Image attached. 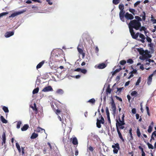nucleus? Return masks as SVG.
I'll use <instances>...</instances> for the list:
<instances>
[{"instance_id":"obj_22","label":"nucleus","mask_w":156,"mask_h":156,"mask_svg":"<svg viewBox=\"0 0 156 156\" xmlns=\"http://www.w3.org/2000/svg\"><path fill=\"white\" fill-rule=\"evenodd\" d=\"M55 58L56 59H57L58 60H60L61 58V55L59 54V53L56 54V53H55Z\"/></svg>"},{"instance_id":"obj_46","label":"nucleus","mask_w":156,"mask_h":156,"mask_svg":"<svg viewBox=\"0 0 156 156\" xmlns=\"http://www.w3.org/2000/svg\"><path fill=\"white\" fill-rule=\"evenodd\" d=\"M129 10L130 12L133 14V15H134V12L135 11V9H130Z\"/></svg>"},{"instance_id":"obj_39","label":"nucleus","mask_w":156,"mask_h":156,"mask_svg":"<svg viewBox=\"0 0 156 156\" xmlns=\"http://www.w3.org/2000/svg\"><path fill=\"white\" fill-rule=\"evenodd\" d=\"M121 68L120 67L119 69H117L115 70V71L114 72L113 75H114L116 73H117L118 72H119L121 70Z\"/></svg>"},{"instance_id":"obj_28","label":"nucleus","mask_w":156,"mask_h":156,"mask_svg":"<svg viewBox=\"0 0 156 156\" xmlns=\"http://www.w3.org/2000/svg\"><path fill=\"white\" fill-rule=\"evenodd\" d=\"M39 89L38 87H37L36 88L34 89L32 92L33 94H35L37 93L39 91Z\"/></svg>"},{"instance_id":"obj_18","label":"nucleus","mask_w":156,"mask_h":156,"mask_svg":"<svg viewBox=\"0 0 156 156\" xmlns=\"http://www.w3.org/2000/svg\"><path fill=\"white\" fill-rule=\"evenodd\" d=\"M152 76H152V75H150L148 77L147 81V83L149 85H150L151 83Z\"/></svg>"},{"instance_id":"obj_53","label":"nucleus","mask_w":156,"mask_h":156,"mask_svg":"<svg viewBox=\"0 0 156 156\" xmlns=\"http://www.w3.org/2000/svg\"><path fill=\"white\" fill-rule=\"evenodd\" d=\"M132 112L133 114H135L136 113V109L135 108H133L132 110Z\"/></svg>"},{"instance_id":"obj_14","label":"nucleus","mask_w":156,"mask_h":156,"mask_svg":"<svg viewBox=\"0 0 156 156\" xmlns=\"http://www.w3.org/2000/svg\"><path fill=\"white\" fill-rule=\"evenodd\" d=\"M70 141H72V144L74 145H77L78 144V140L77 138L75 137L73 138L70 139Z\"/></svg>"},{"instance_id":"obj_23","label":"nucleus","mask_w":156,"mask_h":156,"mask_svg":"<svg viewBox=\"0 0 156 156\" xmlns=\"http://www.w3.org/2000/svg\"><path fill=\"white\" fill-rule=\"evenodd\" d=\"M81 46H80V44H79V45L77 47V50H78V52H79V53L80 54H81V53H82L83 52V49H81L79 48Z\"/></svg>"},{"instance_id":"obj_41","label":"nucleus","mask_w":156,"mask_h":156,"mask_svg":"<svg viewBox=\"0 0 156 156\" xmlns=\"http://www.w3.org/2000/svg\"><path fill=\"white\" fill-rule=\"evenodd\" d=\"M117 132L118 134V135H119V138H122V136L121 135V134L120 131L119 130V128H117Z\"/></svg>"},{"instance_id":"obj_42","label":"nucleus","mask_w":156,"mask_h":156,"mask_svg":"<svg viewBox=\"0 0 156 156\" xmlns=\"http://www.w3.org/2000/svg\"><path fill=\"white\" fill-rule=\"evenodd\" d=\"M146 39L147 42L151 43L152 41V40L151 38L148 37V36H147Z\"/></svg>"},{"instance_id":"obj_35","label":"nucleus","mask_w":156,"mask_h":156,"mask_svg":"<svg viewBox=\"0 0 156 156\" xmlns=\"http://www.w3.org/2000/svg\"><path fill=\"white\" fill-rule=\"evenodd\" d=\"M136 133L137 136L138 137H140L141 135V133L139 129L138 128L137 129V131H136Z\"/></svg>"},{"instance_id":"obj_25","label":"nucleus","mask_w":156,"mask_h":156,"mask_svg":"<svg viewBox=\"0 0 156 156\" xmlns=\"http://www.w3.org/2000/svg\"><path fill=\"white\" fill-rule=\"evenodd\" d=\"M106 115H107L108 119H110V113H109V112L108 108L107 107L106 108Z\"/></svg>"},{"instance_id":"obj_24","label":"nucleus","mask_w":156,"mask_h":156,"mask_svg":"<svg viewBox=\"0 0 156 156\" xmlns=\"http://www.w3.org/2000/svg\"><path fill=\"white\" fill-rule=\"evenodd\" d=\"M0 118L1 120L3 123H7V121L4 118L3 116H1Z\"/></svg>"},{"instance_id":"obj_10","label":"nucleus","mask_w":156,"mask_h":156,"mask_svg":"<svg viewBox=\"0 0 156 156\" xmlns=\"http://www.w3.org/2000/svg\"><path fill=\"white\" fill-rule=\"evenodd\" d=\"M53 89L51 86H48L44 87L42 90L44 92H48L50 91H53Z\"/></svg>"},{"instance_id":"obj_7","label":"nucleus","mask_w":156,"mask_h":156,"mask_svg":"<svg viewBox=\"0 0 156 156\" xmlns=\"http://www.w3.org/2000/svg\"><path fill=\"white\" fill-rule=\"evenodd\" d=\"M125 11H120L119 13V17L120 20L123 22L125 21L124 17H125Z\"/></svg>"},{"instance_id":"obj_27","label":"nucleus","mask_w":156,"mask_h":156,"mask_svg":"<svg viewBox=\"0 0 156 156\" xmlns=\"http://www.w3.org/2000/svg\"><path fill=\"white\" fill-rule=\"evenodd\" d=\"M120 11H124V5L123 4H119V6Z\"/></svg>"},{"instance_id":"obj_21","label":"nucleus","mask_w":156,"mask_h":156,"mask_svg":"<svg viewBox=\"0 0 156 156\" xmlns=\"http://www.w3.org/2000/svg\"><path fill=\"white\" fill-rule=\"evenodd\" d=\"M38 135L37 134L34 133L31 136L30 138L31 139H34L37 137Z\"/></svg>"},{"instance_id":"obj_11","label":"nucleus","mask_w":156,"mask_h":156,"mask_svg":"<svg viewBox=\"0 0 156 156\" xmlns=\"http://www.w3.org/2000/svg\"><path fill=\"white\" fill-rule=\"evenodd\" d=\"M139 33L138 37L139 36V37L141 38L140 39H138V40L141 42L144 43L145 42L144 40L145 39V37L143 34L141 33L139 34V33Z\"/></svg>"},{"instance_id":"obj_31","label":"nucleus","mask_w":156,"mask_h":156,"mask_svg":"<svg viewBox=\"0 0 156 156\" xmlns=\"http://www.w3.org/2000/svg\"><path fill=\"white\" fill-rule=\"evenodd\" d=\"M17 122L16 128L17 129H19L20 128V126L21 124H22V122L20 121H19L18 122Z\"/></svg>"},{"instance_id":"obj_49","label":"nucleus","mask_w":156,"mask_h":156,"mask_svg":"<svg viewBox=\"0 0 156 156\" xmlns=\"http://www.w3.org/2000/svg\"><path fill=\"white\" fill-rule=\"evenodd\" d=\"M95 52L96 53H97V55H98V52L99 51V48L98 47V46H96L95 47Z\"/></svg>"},{"instance_id":"obj_15","label":"nucleus","mask_w":156,"mask_h":156,"mask_svg":"<svg viewBox=\"0 0 156 156\" xmlns=\"http://www.w3.org/2000/svg\"><path fill=\"white\" fill-rule=\"evenodd\" d=\"M106 66V64L104 63H101L99 64L97 66V68L101 69H103L105 68Z\"/></svg>"},{"instance_id":"obj_16","label":"nucleus","mask_w":156,"mask_h":156,"mask_svg":"<svg viewBox=\"0 0 156 156\" xmlns=\"http://www.w3.org/2000/svg\"><path fill=\"white\" fill-rule=\"evenodd\" d=\"M64 93V90L62 89H58L55 92V93L59 95H62Z\"/></svg>"},{"instance_id":"obj_36","label":"nucleus","mask_w":156,"mask_h":156,"mask_svg":"<svg viewBox=\"0 0 156 156\" xmlns=\"http://www.w3.org/2000/svg\"><path fill=\"white\" fill-rule=\"evenodd\" d=\"M141 82V77H140L137 80L136 83V85L137 86L139 85V83Z\"/></svg>"},{"instance_id":"obj_13","label":"nucleus","mask_w":156,"mask_h":156,"mask_svg":"<svg viewBox=\"0 0 156 156\" xmlns=\"http://www.w3.org/2000/svg\"><path fill=\"white\" fill-rule=\"evenodd\" d=\"M14 34V31H12L7 32L5 33V36L6 38H8L13 35Z\"/></svg>"},{"instance_id":"obj_61","label":"nucleus","mask_w":156,"mask_h":156,"mask_svg":"<svg viewBox=\"0 0 156 156\" xmlns=\"http://www.w3.org/2000/svg\"><path fill=\"white\" fill-rule=\"evenodd\" d=\"M129 83H130V81H129L126 82V83H125V86L126 87L128 86L129 85Z\"/></svg>"},{"instance_id":"obj_4","label":"nucleus","mask_w":156,"mask_h":156,"mask_svg":"<svg viewBox=\"0 0 156 156\" xmlns=\"http://www.w3.org/2000/svg\"><path fill=\"white\" fill-rule=\"evenodd\" d=\"M111 105V108L112 111V114L114 116H115L116 111V107L113 98L112 99Z\"/></svg>"},{"instance_id":"obj_17","label":"nucleus","mask_w":156,"mask_h":156,"mask_svg":"<svg viewBox=\"0 0 156 156\" xmlns=\"http://www.w3.org/2000/svg\"><path fill=\"white\" fill-rule=\"evenodd\" d=\"M2 138V144L3 145V144H5V143L6 136H5V132H3V133Z\"/></svg>"},{"instance_id":"obj_33","label":"nucleus","mask_w":156,"mask_h":156,"mask_svg":"<svg viewBox=\"0 0 156 156\" xmlns=\"http://www.w3.org/2000/svg\"><path fill=\"white\" fill-rule=\"evenodd\" d=\"M147 145H148V147L149 149H153L154 148L153 146L151 144H149L148 142L147 143Z\"/></svg>"},{"instance_id":"obj_26","label":"nucleus","mask_w":156,"mask_h":156,"mask_svg":"<svg viewBox=\"0 0 156 156\" xmlns=\"http://www.w3.org/2000/svg\"><path fill=\"white\" fill-rule=\"evenodd\" d=\"M95 100L94 98L90 99L87 101L88 102L92 104H94V103H95Z\"/></svg>"},{"instance_id":"obj_44","label":"nucleus","mask_w":156,"mask_h":156,"mask_svg":"<svg viewBox=\"0 0 156 156\" xmlns=\"http://www.w3.org/2000/svg\"><path fill=\"white\" fill-rule=\"evenodd\" d=\"M80 72L84 74H85L87 72V70L85 69H81Z\"/></svg>"},{"instance_id":"obj_20","label":"nucleus","mask_w":156,"mask_h":156,"mask_svg":"<svg viewBox=\"0 0 156 156\" xmlns=\"http://www.w3.org/2000/svg\"><path fill=\"white\" fill-rule=\"evenodd\" d=\"M29 126L27 124L24 125L21 128V130L22 131H24L27 130Z\"/></svg>"},{"instance_id":"obj_2","label":"nucleus","mask_w":156,"mask_h":156,"mask_svg":"<svg viewBox=\"0 0 156 156\" xmlns=\"http://www.w3.org/2000/svg\"><path fill=\"white\" fill-rule=\"evenodd\" d=\"M136 49L140 55H143V57L147 58L151 57V55L148 53L147 50L144 51L142 48H137Z\"/></svg>"},{"instance_id":"obj_12","label":"nucleus","mask_w":156,"mask_h":156,"mask_svg":"<svg viewBox=\"0 0 156 156\" xmlns=\"http://www.w3.org/2000/svg\"><path fill=\"white\" fill-rule=\"evenodd\" d=\"M119 122L118 121H117L116 123V126L117 128H118V126H123L125 125V123L124 120H121L120 119H119Z\"/></svg>"},{"instance_id":"obj_9","label":"nucleus","mask_w":156,"mask_h":156,"mask_svg":"<svg viewBox=\"0 0 156 156\" xmlns=\"http://www.w3.org/2000/svg\"><path fill=\"white\" fill-rule=\"evenodd\" d=\"M125 18L128 20H132L133 19L134 17L131 14L129 13L128 12H127L125 13Z\"/></svg>"},{"instance_id":"obj_45","label":"nucleus","mask_w":156,"mask_h":156,"mask_svg":"<svg viewBox=\"0 0 156 156\" xmlns=\"http://www.w3.org/2000/svg\"><path fill=\"white\" fill-rule=\"evenodd\" d=\"M126 63V61L124 60H122L120 62V64L122 65H124Z\"/></svg>"},{"instance_id":"obj_51","label":"nucleus","mask_w":156,"mask_h":156,"mask_svg":"<svg viewBox=\"0 0 156 156\" xmlns=\"http://www.w3.org/2000/svg\"><path fill=\"white\" fill-rule=\"evenodd\" d=\"M46 1L50 5H52L53 4L52 2L51 1V0H46Z\"/></svg>"},{"instance_id":"obj_32","label":"nucleus","mask_w":156,"mask_h":156,"mask_svg":"<svg viewBox=\"0 0 156 156\" xmlns=\"http://www.w3.org/2000/svg\"><path fill=\"white\" fill-rule=\"evenodd\" d=\"M137 94V92L136 91H133L131 93V95L133 96L136 97V96Z\"/></svg>"},{"instance_id":"obj_54","label":"nucleus","mask_w":156,"mask_h":156,"mask_svg":"<svg viewBox=\"0 0 156 156\" xmlns=\"http://www.w3.org/2000/svg\"><path fill=\"white\" fill-rule=\"evenodd\" d=\"M88 149L91 152L93 151L94 150V149H93V147H91V146H90L89 147Z\"/></svg>"},{"instance_id":"obj_3","label":"nucleus","mask_w":156,"mask_h":156,"mask_svg":"<svg viewBox=\"0 0 156 156\" xmlns=\"http://www.w3.org/2000/svg\"><path fill=\"white\" fill-rule=\"evenodd\" d=\"M111 105V108L112 111V114L114 116H115L116 111V107L113 98L112 99Z\"/></svg>"},{"instance_id":"obj_52","label":"nucleus","mask_w":156,"mask_h":156,"mask_svg":"<svg viewBox=\"0 0 156 156\" xmlns=\"http://www.w3.org/2000/svg\"><path fill=\"white\" fill-rule=\"evenodd\" d=\"M115 97L119 101H122V99L121 98H120L117 96H116Z\"/></svg>"},{"instance_id":"obj_62","label":"nucleus","mask_w":156,"mask_h":156,"mask_svg":"<svg viewBox=\"0 0 156 156\" xmlns=\"http://www.w3.org/2000/svg\"><path fill=\"white\" fill-rule=\"evenodd\" d=\"M81 69L80 68H78L75 69L74 71H75L80 72Z\"/></svg>"},{"instance_id":"obj_63","label":"nucleus","mask_w":156,"mask_h":156,"mask_svg":"<svg viewBox=\"0 0 156 156\" xmlns=\"http://www.w3.org/2000/svg\"><path fill=\"white\" fill-rule=\"evenodd\" d=\"M148 46H149L150 48L151 49V48H153V44L151 43L148 44Z\"/></svg>"},{"instance_id":"obj_47","label":"nucleus","mask_w":156,"mask_h":156,"mask_svg":"<svg viewBox=\"0 0 156 156\" xmlns=\"http://www.w3.org/2000/svg\"><path fill=\"white\" fill-rule=\"evenodd\" d=\"M146 110H147V114L149 116L150 115V113L149 112V107L148 106H147L146 107Z\"/></svg>"},{"instance_id":"obj_34","label":"nucleus","mask_w":156,"mask_h":156,"mask_svg":"<svg viewBox=\"0 0 156 156\" xmlns=\"http://www.w3.org/2000/svg\"><path fill=\"white\" fill-rule=\"evenodd\" d=\"M153 127L151 125H150L148 127V129L147 130V131L149 133H151Z\"/></svg>"},{"instance_id":"obj_1","label":"nucleus","mask_w":156,"mask_h":156,"mask_svg":"<svg viewBox=\"0 0 156 156\" xmlns=\"http://www.w3.org/2000/svg\"><path fill=\"white\" fill-rule=\"evenodd\" d=\"M135 18L137 20H134L131 21L128 25L132 37L134 39H137L139 35V33H137L135 34L133 28H134L137 30H139V28L141 27V23L140 21H141L142 20L140 17L137 16H136Z\"/></svg>"},{"instance_id":"obj_59","label":"nucleus","mask_w":156,"mask_h":156,"mask_svg":"<svg viewBox=\"0 0 156 156\" xmlns=\"http://www.w3.org/2000/svg\"><path fill=\"white\" fill-rule=\"evenodd\" d=\"M26 3L28 4H30L32 3V2L30 0H27L26 2Z\"/></svg>"},{"instance_id":"obj_5","label":"nucleus","mask_w":156,"mask_h":156,"mask_svg":"<svg viewBox=\"0 0 156 156\" xmlns=\"http://www.w3.org/2000/svg\"><path fill=\"white\" fill-rule=\"evenodd\" d=\"M100 117H100L101 118V119L100 120H99L98 119H97V127L98 128H100L101 127V124L102 123V124H103L104 123V119L102 117V116L101 115H99Z\"/></svg>"},{"instance_id":"obj_43","label":"nucleus","mask_w":156,"mask_h":156,"mask_svg":"<svg viewBox=\"0 0 156 156\" xmlns=\"http://www.w3.org/2000/svg\"><path fill=\"white\" fill-rule=\"evenodd\" d=\"M8 13V12H3L1 13H0V17H2V16L5 15Z\"/></svg>"},{"instance_id":"obj_37","label":"nucleus","mask_w":156,"mask_h":156,"mask_svg":"<svg viewBox=\"0 0 156 156\" xmlns=\"http://www.w3.org/2000/svg\"><path fill=\"white\" fill-rule=\"evenodd\" d=\"M142 19L143 21H145L146 19V13L144 12H143L142 16Z\"/></svg>"},{"instance_id":"obj_56","label":"nucleus","mask_w":156,"mask_h":156,"mask_svg":"<svg viewBox=\"0 0 156 156\" xmlns=\"http://www.w3.org/2000/svg\"><path fill=\"white\" fill-rule=\"evenodd\" d=\"M137 72V70L136 69H134L133 70L130 72V73H133V74H135Z\"/></svg>"},{"instance_id":"obj_29","label":"nucleus","mask_w":156,"mask_h":156,"mask_svg":"<svg viewBox=\"0 0 156 156\" xmlns=\"http://www.w3.org/2000/svg\"><path fill=\"white\" fill-rule=\"evenodd\" d=\"M2 109L5 113H8L9 112L8 107L5 106H3L2 107Z\"/></svg>"},{"instance_id":"obj_55","label":"nucleus","mask_w":156,"mask_h":156,"mask_svg":"<svg viewBox=\"0 0 156 156\" xmlns=\"http://www.w3.org/2000/svg\"><path fill=\"white\" fill-rule=\"evenodd\" d=\"M123 88V87H120L117 88V91H119V92H120L122 89Z\"/></svg>"},{"instance_id":"obj_58","label":"nucleus","mask_w":156,"mask_h":156,"mask_svg":"<svg viewBox=\"0 0 156 156\" xmlns=\"http://www.w3.org/2000/svg\"><path fill=\"white\" fill-rule=\"evenodd\" d=\"M34 111V112L36 114H37L38 112V110L37 108H35L33 110Z\"/></svg>"},{"instance_id":"obj_30","label":"nucleus","mask_w":156,"mask_h":156,"mask_svg":"<svg viewBox=\"0 0 156 156\" xmlns=\"http://www.w3.org/2000/svg\"><path fill=\"white\" fill-rule=\"evenodd\" d=\"M16 147L19 151V153H20L21 151V150L20 145L18 143H16Z\"/></svg>"},{"instance_id":"obj_50","label":"nucleus","mask_w":156,"mask_h":156,"mask_svg":"<svg viewBox=\"0 0 156 156\" xmlns=\"http://www.w3.org/2000/svg\"><path fill=\"white\" fill-rule=\"evenodd\" d=\"M80 75H77L76 76H72L71 77L73 78H75L76 79H79L80 77Z\"/></svg>"},{"instance_id":"obj_6","label":"nucleus","mask_w":156,"mask_h":156,"mask_svg":"<svg viewBox=\"0 0 156 156\" xmlns=\"http://www.w3.org/2000/svg\"><path fill=\"white\" fill-rule=\"evenodd\" d=\"M112 147L114 149L113 151L114 153V154H117L118 152V150L120 149L119 144L117 143L115 145H112Z\"/></svg>"},{"instance_id":"obj_57","label":"nucleus","mask_w":156,"mask_h":156,"mask_svg":"<svg viewBox=\"0 0 156 156\" xmlns=\"http://www.w3.org/2000/svg\"><path fill=\"white\" fill-rule=\"evenodd\" d=\"M34 2H37L40 3H41L42 2L40 0H32Z\"/></svg>"},{"instance_id":"obj_64","label":"nucleus","mask_w":156,"mask_h":156,"mask_svg":"<svg viewBox=\"0 0 156 156\" xmlns=\"http://www.w3.org/2000/svg\"><path fill=\"white\" fill-rule=\"evenodd\" d=\"M152 135L153 136H156V131H154L152 133Z\"/></svg>"},{"instance_id":"obj_19","label":"nucleus","mask_w":156,"mask_h":156,"mask_svg":"<svg viewBox=\"0 0 156 156\" xmlns=\"http://www.w3.org/2000/svg\"><path fill=\"white\" fill-rule=\"evenodd\" d=\"M45 62V61L43 60L40 63H39L37 66V69H38L41 68L42 65L44 64Z\"/></svg>"},{"instance_id":"obj_8","label":"nucleus","mask_w":156,"mask_h":156,"mask_svg":"<svg viewBox=\"0 0 156 156\" xmlns=\"http://www.w3.org/2000/svg\"><path fill=\"white\" fill-rule=\"evenodd\" d=\"M26 11V10H23L22 11H18V12H14V13H12L10 16H9V18H11L12 17V18L14 17L15 16H16L18 15H20L21 14L23 13L24 12H25Z\"/></svg>"},{"instance_id":"obj_48","label":"nucleus","mask_w":156,"mask_h":156,"mask_svg":"<svg viewBox=\"0 0 156 156\" xmlns=\"http://www.w3.org/2000/svg\"><path fill=\"white\" fill-rule=\"evenodd\" d=\"M141 2L140 1H138L136 2L134 4V6L135 7H136L138 5H139L140 3Z\"/></svg>"},{"instance_id":"obj_60","label":"nucleus","mask_w":156,"mask_h":156,"mask_svg":"<svg viewBox=\"0 0 156 156\" xmlns=\"http://www.w3.org/2000/svg\"><path fill=\"white\" fill-rule=\"evenodd\" d=\"M140 28V31H141L142 30H145V28L144 27H142L141 28L140 27V28H139V29Z\"/></svg>"},{"instance_id":"obj_38","label":"nucleus","mask_w":156,"mask_h":156,"mask_svg":"<svg viewBox=\"0 0 156 156\" xmlns=\"http://www.w3.org/2000/svg\"><path fill=\"white\" fill-rule=\"evenodd\" d=\"M120 2V0H113V3L115 5H117Z\"/></svg>"},{"instance_id":"obj_40","label":"nucleus","mask_w":156,"mask_h":156,"mask_svg":"<svg viewBox=\"0 0 156 156\" xmlns=\"http://www.w3.org/2000/svg\"><path fill=\"white\" fill-rule=\"evenodd\" d=\"M127 62L128 63H129L130 64H132L133 62V60L131 58L128 59L127 61Z\"/></svg>"}]
</instances>
